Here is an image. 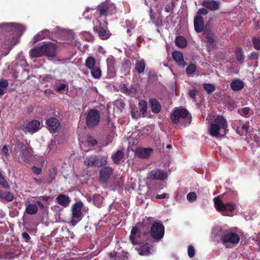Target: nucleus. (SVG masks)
I'll return each mask as SVG.
<instances>
[{
    "label": "nucleus",
    "mask_w": 260,
    "mask_h": 260,
    "mask_svg": "<svg viewBox=\"0 0 260 260\" xmlns=\"http://www.w3.org/2000/svg\"><path fill=\"white\" fill-rule=\"evenodd\" d=\"M0 28L7 32L0 38V53L5 56L18 43L25 29L22 25L13 23L0 24Z\"/></svg>",
    "instance_id": "obj_1"
},
{
    "label": "nucleus",
    "mask_w": 260,
    "mask_h": 260,
    "mask_svg": "<svg viewBox=\"0 0 260 260\" xmlns=\"http://www.w3.org/2000/svg\"><path fill=\"white\" fill-rule=\"evenodd\" d=\"M228 127V122L221 115L217 116L211 123L209 128V133L210 135L213 137L216 138L221 136L219 132L223 129L224 133L225 129Z\"/></svg>",
    "instance_id": "obj_2"
},
{
    "label": "nucleus",
    "mask_w": 260,
    "mask_h": 260,
    "mask_svg": "<svg viewBox=\"0 0 260 260\" xmlns=\"http://www.w3.org/2000/svg\"><path fill=\"white\" fill-rule=\"evenodd\" d=\"M214 206L216 209L223 216H230L235 209L236 205L233 202L223 203L219 197L214 198Z\"/></svg>",
    "instance_id": "obj_3"
},
{
    "label": "nucleus",
    "mask_w": 260,
    "mask_h": 260,
    "mask_svg": "<svg viewBox=\"0 0 260 260\" xmlns=\"http://www.w3.org/2000/svg\"><path fill=\"white\" fill-rule=\"evenodd\" d=\"M149 234L156 241H160L165 235V226L162 222L160 221H154L152 224L149 232L143 233L144 236H146Z\"/></svg>",
    "instance_id": "obj_4"
},
{
    "label": "nucleus",
    "mask_w": 260,
    "mask_h": 260,
    "mask_svg": "<svg viewBox=\"0 0 260 260\" xmlns=\"http://www.w3.org/2000/svg\"><path fill=\"white\" fill-rule=\"evenodd\" d=\"M96 12L100 17H107L115 14L117 12V9L114 4L106 1L98 6Z\"/></svg>",
    "instance_id": "obj_5"
},
{
    "label": "nucleus",
    "mask_w": 260,
    "mask_h": 260,
    "mask_svg": "<svg viewBox=\"0 0 260 260\" xmlns=\"http://www.w3.org/2000/svg\"><path fill=\"white\" fill-rule=\"evenodd\" d=\"M180 118H187L189 120L188 124L191 123V116L188 111L186 109L182 107L176 108L171 114L170 119L173 123L177 124Z\"/></svg>",
    "instance_id": "obj_6"
},
{
    "label": "nucleus",
    "mask_w": 260,
    "mask_h": 260,
    "mask_svg": "<svg viewBox=\"0 0 260 260\" xmlns=\"http://www.w3.org/2000/svg\"><path fill=\"white\" fill-rule=\"evenodd\" d=\"M107 158L104 156L91 155L86 158L84 164L90 167H100L107 164Z\"/></svg>",
    "instance_id": "obj_7"
},
{
    "label": "nucleus",
    "mask_w": 260,
    "mask_h": 260,
    "mask_svg": "<svg viewBox=\"0 0 260 260\" xmlns=\"http://www.w3.org/2000/svg\"><path fill=\"white\" fill-rule=\"evenodd\" d=\"M100 121L99 111L96 109H90L87 111L86 117V124L88 128H94Z\"/></svg>",
    "instance_id": "obj_8"
},
{
    "label": "nucleus",
    "mask_w": 260,
    "mask_h": 260,
    "mask_svg": "<svg viewBox=\"0 0 260 260\" xmlns=\"http://www.w3.org/2000/svg\"><path fill=\"white\" fill-rule=\"evenodd\" d=\"M96 21L98 24L93 27V31L98 34L99 38L101 40H107L111 36V33L108 30L107 27L106 26L108 23L104 21L105 26H102V23L100 20H97Z\"/></svg>",
    "instance_id": "obj_9"
},
{
    "label": "nucleus",
    "mask_w": 260,
    "mask_h": 260,
    "mask_svg": "<svg viewBox=\"0 0 260 260\" xmlns=\"http://www.w3.org/2000/svg\"><path fill=\"white\" fill-rule=\"evenodd\" d=\"M83 204L79 201L75 203L72 206V222L74 224L78 222L82 218L81 212Z\"/></svg>",
    "instance_id": "obj_10"
},
{
    "label": "nucleus",
    "mask_w": 260,
    "mask_h": 260,
    "mask_svg": "<svg viewBox=\"0 0 260 260\" xmlns=\"http://www.w3.org/2000/svg\"><path fill=\"white\" fill-rule=\"evenodd\" d=\"M168 177L167 172L159 169H155L150 171L147 175L149 180H165Z\"/></svg>",
    "instance_id": "obj_11"
},
{
    "label": "nucleus",
    "mask_w": 260,
    "mask_h": 260,
    "mask_svg": "<svg viewBox=\"0 0 260 260\" xmlns=\"http://www.w3.org/2000/svg\"><path fill=\"white\" fill-rule=\"evenodd\" d=\"M47 129L51 133H57L61 128L60 121L55 117H49L46 120Z\"/></svg>",
    "instance_id": "obj_12"
},
{
    "label": "nucleus",
    "mask_w": 260,
    "mask_h": 260,
    "mask_svg": "<svg viewBox=\"0 0 260 260\" xmlns=\"http://www.w3.org/2000/svg\"><path fill=\"white\" fill-rule=\"evenodd\" d=\"M57 45L51 42H44L42 44L43 55L54 57L56 55Z\"/></svg>",
    "instance_id": "obj_13"
},
{
    "label": "nucleus",
    "mask_w": 260,
    "mask_h": 260,
    "mask_svg": "<svg viewBox=\"0 0 260 260\" xmlns=\"http://www.w3.org/2000/svg\"><path fill=\"white\" fill-rule=\"evenodd\" d=\"M220 240L224 245L228 243L236 244L240 241V237L236 233L230 232L221 236Z\"/></svg>",
    "instance_id": "obj_14"
},
{
    "label": "nucleus",
    "mask_w": 260,
    "mask_h": 260,
    "mask_svg": "<svg viewBox=\"0 0 260 260\" xmlns=\"http://www.w3.org/2000/svg\"><path fill=\"white\" fill-rule=\"evenodd\" d=\"M113 172V169L110 167H103L99 172V181L106 183Z\"/></svg>",
    "instance_id": "obj_15"
},
{
    "label": "nucleus",
    "mask_w": 260,
    "mask_h": 260,
    "mask_svg": "<svg viewBox=\"0 0 260 260\" xmlns=\"http://www.w3.org/2000/svg\"><path fill=\"white\" fill-rule=\"evenodd\" d=\"M141 235L144 236L140 230H139L138 227L135 226L131 230L129 239L133 245L140 244Z\"/></svg>",
    "instance_id": "obj_16"
},
{
    "label": "nucleus",
    "mask_w": 260,
    "mask_h": 260,
    "mask_svg": "<svg viewBox=\"0 0 260 260\" xmlns=\"http://www.w3.org/2000/svg\"><path fill=\"white\" fill-rule=\"evenodd\" d=\"M24 128L28 133H35L41 128L40 122L37 120H32L26 124Z\"/></svg>",
    "instance_id": "obj_17"
},
{
    "label": "nucleus",
    "mask_w": 260,
    "mask_h": 260,
    "mask_svg": "<svg viewBox=\"0 0 260 260\" xmlns=\"http://www.w3.org/2000/svg\"><path fill=\"white\" fill-rule=\"evenodd\" d=\"M194 27L195 31L198 33L202 32L204 29V20L202 16L197 15L194 18Z\"/></svg>",
    "instance_id": "obj_18"
},
{
    "label": "nucleus",
    "mask_w": 260,
    "mask_h": 260,
    "mask_svg": "<svg viewBox=\"0 0 260 260\" xmlns=\"http://www.w3.org/2000/svg\"><path fill=\"white\" fill-rule=\"evenodd\" d=\"M32 149L31 147L24 148L20 151L21 158L25 163H28L32 157Z\"/></svg>",
    "instance_id": "obj_19"
},
{
    "label": "nucleus",
    "mask_w": 260,
    "mask_h": 260,
    "mask_svg": "<svg viewBox=\"0 0 260 260\" xmlns=\"http://www.w3.org/2000/svg\"><path fill=\"white\" fill-rule=\"evenodd\" d=\"M202 5L207 9L212 11H215L219 8V3L213 0H204Z\"/></svg>",
    "instance_id": "obj_20"
},
{
    "label": "nucleus",
    "mask_w": 260,
    "mask_h": 260,
    "mask_svg": "<svg viewBox=\"0 0 260 260\" xmlns=\"http://www.w3.org/2000/svg\"><path fill=\"white\" fill-rule=\"evenodd\" d=\"M149 103L151 111L153 113H158L160 112L161 106L158 101L155 99H150Z\"/></svg>",
    "instance_id": "obj_21"
},
{
    "label": "nucleus",
    "mask_w": 260,
    "mask_h": 260,
    "mask_svg": "<svg viewBox=\"0 0 260 260\" xmlns=\"http://www.w3.org/2000/svg\"><path fill=\"white\" fill-rule=\"evenodd\" d=\"M249 129V125L247 123L239 121L236 128V132L240 136L246 135Z\"/></svg>",
    "instance_id": "obj_22"
},
{
    "label": "nucleus",
    "mask_w": 260,
    "mask_h": 260,
    "mask_svg": "<svg viewBox=\"0 0 260 260\" xmlns=\"http://www.w3.org/2000/svg\"><path fill=\"white\" fill-rule=\"evenodd\" d=\"M152 218L145 217L143 218L142 221L141 223H139V228L140 230H144L145 232H148L147 231L149 229L150 226L152 225Z\"/></svg>",
    "instance_id": "obj_23"
},
{
    "label": "nucleus",
    "mask_w": 260,
    "mask_h": 260,
    "mask_svg": "<svg viewBox=\"0 0 260 260\" xmlns=\"http://www.w3.org/2000/svg\"><path fill=\"white\" fill-rule=\"evenodd\" d=\"M57 203L60 206L67 207L69 206L71 200L68 196L59 194L56 199Z\"/></svg>",
    "instance_id": "obj_24"
},
{
    "label": "nucleus",
    "mask_w": 260,
    "mask_h": 260,
    "mask_svg": "<svg viewBox=\"0 0 260 260\" xmlns=\"http://www.w3.org/2000/svg\"><path fill=\"white\" fill-rule=\"evenodd\" d=\"M126 254L127 253L124 252L118 253L113 251L109 254V260H128Z\"/></svg>",
    "instance_id": "obj_25"
},
{
    "label": "nucleus",
    "mask_w": 260,
    "mask_h": 260,
    "mask_svg": "<svg viewBox=\"0 0 260 260\" xmlns=\"http://www.w3.org/2000/svg\"><path fill=\"white\" fill-rule=\"evenodd\" d=\"M153 152V149L151 148H144L137 149L136 154L138 157L142 158H146L149 157Z\"/></svg>",
    "instance_id": "obj_26"
},
{
    "label": "nucleus",
    "mask_w": 260,
    "mask_h": 260,
    "mask_svg": "<svg viewBox=\"0 0 260 260\" xmlns=\"http://www.w3.org/2000/svg\"><path fill=\"white\" fill-rule=\"evenodd\" d=\"M152 245L150 246L148 243L141 245L139 247L136 248L138 253L141 255H148L150 254L151 247Z\"/></svg>",
    "instance_id": "obj_27"
},
{
    "label": "nucleus",
    "mask_w": 260,
    "mask_h": 260,
    "mask_svg": "<svg viewBox=\"0 0 260 260\" xmlns=\"http://www.w3.org/2000/svg\"><path fill=\"white\" fill-rule=\"evenodd\" d=\"M120 91L122 93L126 95H134L136 94L137 91L136 88L133 86L128 87L125 84L121 85Z\"/></svg>",
    "instance_id": "obj_28"
},
{
    "label": "nucleus",
    "mask_w": 260,
    "mask_h": 260,
    "mask_svg": "<svg viewBox=\"0 0 260 260\" xmlns=\"http://www.w3.org/2000/svg\"><path fill=\"white\" fill-rule=\"evenodd\" d=\"M50 36V31L49 30L45 29L39 32L36 35L34 36V42H36L41 40L48 38Z\"/></svg>",
    "instance_id": "obj_29"
},
{
    "label": "nucleus",
    "mask_w": 260,
    "mask_h": 260,
    "mask_svg": "<svg viewBox=\"0 0 260 260\" xmlns=\"http://www.w3.org/2000/svg\"><path fill=\"white\" fill-rule=\"evenodd\" d=\"M244 82L240 79L234 80L231 83V88L235 91L241 90L244 88Z\"/></svg>",
    "instance_id": "obj_30"
},
{
    "label": "nucleus",
    "mask_w": 260,
    "mask_h": 260,
    "mask_svg": "<svg viewBox=\"0 0 260 260\" xmlns=\"http://www.w3.org/2000/svg\"><path fill=\"white\" fill-rule=\"evenodd\" d=\"M124 156V152L122 150H119L112 155L111 158L114 164L119 165L121 162V160L123 158Z\"/></svg>",
    "instance_id": "obj_31"
},
{
    "label": "nucleus",
    "mask_w": 260,
    "mask_h": 260,
    "mask_svg": "<svg viewBox=\"0 0 260 260\" xmlns=\"http://www.w3.org/2000/svg\"><path fill=\"white\" fill-rule=\"evenodd\" d=\"M0 198L7 202H11L14 199V195L12 192L0 189Z\"/></svg>",
    "instance_id": "obj_32"
},
{
    "label": "nucleus",
    "mask_w": 260,
    "mask_h": 260,
    "mask_svg": "<svg viewBox=\"0 0 260 260\" xmlns=\"http://www.w3.org/2000/svg\"><path fill=\"white\" fill-rule=\"evenodd\" d=\"M172 57L174 60L179 65H183L185 63L183 55L180 51H174L172 53Z\"/></svg>",
    "instance_id": "obj_33"
},
{
    "label": "nucleus",
    "mask_w": 260,
    "mask_h": 260,
    "mask_svg": "<svg viewBox=\"0 0 260 260\" xmlns=\"http://www.w3.org/2000/svg\"><path fill=\"white\" fill-rule=\"evenodd\" d=\"M31 57L38 58L43 56V50L42 49V45H38L31 49L30 51Z\"/></svg>",
    "instance_id": "obj_34"
},
{
    "label": "nucleus",
    "mask_w": 260,
    "mask_h": 260,
    "mask_svg": "<svg viewBox=\"0 0 260 260\" xmlns=\"http://www.w3.org/2000/svg\"><path fill=\"white\" fill-rule=\"evenodd\" d=\"M146 67L144 60L142 59L137 60L135 64V70L138 74L143 73Z\"/></svg>",
    "instance_id": "obj_35"
},
{
    "label": "nucleus",
    "mask_w": 260,
    "mask_h": 260,
    "mask_svg": "<svg viewBox=\"0 0 260 260\" xmlns=\"http://www.w3.org/2000/svg\"><path fill=\"white\" fill-rule=\"evenodd\" d=\"M25 211L28 215L36 214L38 211V206L35 204H29L26 206Z\"/></svg>",
    "instance_id": "obj_36"
},
{
    "label": "nucleus",
    "mask_w": 260,
    "mask_h": 260,
    "mask_svg": "<svg viewBox=\"0 0 260 260\" xmlns=\"http://www.w3.org/2000/svg\"><path fill=\"white\" fill-rule=\"evenodd\" d=\"M90 70L91 75L94 79H99L101 78L102 71L99 66H96Z\"/></svg>",
    "instance_id": "obj_37"
},
{
    "label": "nucleus",
    "mask_w": 260,
    "mask_h": 260,
    "mask_svg": "<svg viewBox=\"0 0 260 260\" xmlns=\"http://www.w3.org/2000/svg\"><path fill=\"white\" fill-rule=\"evenodd\" d=\"M206 39V42L208 47H211L214 48L216 46V43L214 39V36L213 34L211 33H207L204 36Z\"/></svg>",
    "instance_id": "obj_38"
},
{
    "label": "nucleus",
    "mask_w": 260,
    "mask_h": 260,
    "mask_svg": "<svg viewBox=\"0 0 260 260\" xmlns=\"http://www.w3.org/2000/svg\"><path fill=\"white\" fill-rule=\"evenodd\" d=\"M96 60L93 56H88L85 61V66L88 69H92L96 66Z\"/></svg>",
    "instance_id": "obj_39"
},
{
    "label": "nucleus",
    "mask_w": 260,
    "mask_h": 260,
    "mask_svg": "<svg viewBox=\"0 0 260 260\" xmlns=\"http://www.w3.org/2000/svg\"><path fill=\"white\" fill-rule=\"evenodd\" d=\"M89 200H92L94 204L96 207H100L102 204L103 198L100 194L95 193L92 197L89 198Z\"/></svg>",
    "instance_id": "obj_40"
},
{
    "label": "nucleus",
    "mask_w": 260,
    "mask_h": 260,
    "mask_svg": "<svg viewBox=\"0 0 260 260\" xmlns=\"http://www.w3.org/2000/svg\"><path fill=\"white\" fill-rule=\"evenodd\" d=\"M175 44L177 46L183 48L186 46L187 41L184 37L178 36L175 39Z\"/></svg>",
    "instance_id": "obj_41"
},
{
    "label": "nucleus",
    "mask_w": 260,
    "mask_h": 260,
    "mask_svg": "<svg viewBox=\"0 0 260 260\" xmlns=\"http://www.w3.org/2000/svg\"><path fill=\"white\" fill-rule=\"evenodd\" d=\"M235 52L237 60L239 61L240 63H243L244 61V56L243 53L242 49L241 47H237Z\"/></svg>",
    "instance_id": "obj_42"
},
{
    "label": "nucleus",
    "mask_w": 260,
    "mask_h": 260,
    "mask_svg": "<svg viewBox=\"0 0 260 260\" xmlns=\"http://www.w3.org/2000/svg\"><path fill=\"white\" fill-rule=\"evenodd\" d=\"M203 86L206 92L210 94L215 90V87L211 83H204Z\"/></svg>",
    "instance_id": "obj_43"
},
{
    "label": "nucleus",
    "mask_w": 260,
    "mask_h": 260,
    "mask_svg": "<svg viewBox=\"0 0 260 260\" xmlns=\"http://www.w3.org/2000/svg\"><path fill=\"white\" fill-rule=\"evenodd\" d=\"M138 107L140 112L142 113L143 115L145 114L147 109V104L146 102L144 100L140 101L138 104Z\"/></svg>",
    "instance_id": "obj_44"
},
{
    "label": "nucleus",
    "mask_w": 260,
    "mask_h": 260,
    "mask_svg": "<svg viewBox=\"0 0 260 260\" xmlns=\"http://www.w3.org/2000/svg\"><path fill=\"white\" fill-rule=\"evenodd\" d=\"M0 185L5 189H9L10 185L8 182L5 179L4 176L3 175L2 173L0 172Z\"/></svg>",
    "instance_id": "obj_45"
},
{
    "label": "nucleus",
    "mask_w": 260,
    "mask_h": 260,
    "mask_svg": "<svg viewBox=\"0 0 260 260\" xmlns=\"http://www.w3.org/2000/svg\"><path fill=\"white\" fill-rule=\"evenodd\" d=\"M198 90L195 87L190 89L188 91V95L192 100L193 102H196V95L197 94Z\"/></svg>",
    "instance_id": "obj_46"
},
{
    "label": "nucleus",
    "mask_w": 260,
    "mask_h": 260,
    "mask_svg": "<svg viewBox=\"0 0 260 260\" xmlns=\"http://www.w3.org/2000/svg\"><path fill=\"white\" fill-rule=\"evenodd\" d=\"M83 37L86 41L89 42H92L94 40L93 36L89 32H84Z\"/></svg>",
    "instance_id": "obj_47"
},
{
    "label": "nucleus",
    "mask_w": 260,
    "mask_h": 260,
    "mask_svg": "<svg viewBox=\"0 0 260 260\" xmlns=\"http://www.w3.org/2000/svg\"><path fill=\"white\" fill-rule=\"evenodd\" d=\"M186 198L188 201L193 202L197 200V196L194 192L191 191L187 194Z\"/></svg>",
    "instance_id": "obj_48"
},
{
    "label": "nucleus",
    "mask_w": 260,
    "mask_h": 260,
    "mask_svg": "<svg viewBox=\"0 0 260 260\" xmlns=\"http://www.w3.org/2000/svg\"><path fill=\"white\" fill-rule=\"evenodd\" d=\"M197 67L194 64H190L186 69V72L188 74H193L196 70Z\"/></svg>",
    "instance_id": "obj_49"
},
{
    "label": "nucleus",
    "mask_w": 260,
    "mask_h": 260,
    "mask_svg": "<svg viewBox=\"0 0 260 260\" xmlns=\"http://www.w3.org/2000/svg\"><path fill=\"white\" fill-rule=\"evenodd\" d=\"M57 175V169L56 168H53L52 170L49 171V177L50 180L53 181L56 177Z\"/></svg>",
    "instance_id": "obj_50"
},
{
    "label": "nucleus",
    "mask_w": 260,
    "mask_h": 260,
    "mask_svg": "<svg viewBox=\"0 0 260 260\" xmlns=\"http://www.w3.org/2000/svg\"><path fill=\"white\" fill-rule=\"evenodd\" d=\"M107 126L109 132L111 134H113L115 132L116 129V127L114 126L113 122L109 120L107 123Z\"/></svg>",
    "instance_id": "obj_51"
},
{
    "label": "nucleus",
    "mask_w": 260,
    "mask_h": 260,
    "mask_svg": "<svg viewBox=\"0 0 260 260\" xmlns=\"http://www.w3.org/2000/svg\"><path fill=\"white\" fill-rule=\"evenodd\" d=\"M87 141L88 144L92 146H95L98 143L97 140L92 136H88Z\"/></svg>",
    "instance_id": "obj_52"
},
{
    "label": "nucleus",
    "mask_w": 260,
    "mask_h": 260,
    "mask_svg": "<svg viewBox=\"0 0 260 260\" xmlns=\"http://www.w3.org/2000/svg\"><path fill=\"white\" fill-rule=\"evenodd\" d=\"M188 255L189 257H193L195 254V249L192 245H189L188 247Z\"/></svg>",
    "instance_id": "obj_53"
},
{
    "label": "nucleus",
    "mask_w": 260,
    "mask_h": 260,
    "mask_svg": "<svg viewBox=\"0 0 260 260\" xmlns=\"http://www.w3.org/2000/svg\"><path fill=\"white\" fill-rule=\"evenodd\" d=\"M253 46L255 49L260 50V37L254 38L253 40Z\"/></svg>",
    "instance_id": "obj_54"
},
{
    "label": "nucleus",
    "mask_w": 260,
    "mask_h": 260,
    "mask_svg": "<svg viewBox=\"0 0 260 260\" xmlns=\"http://www.w3.org/2000/svg\"><path fill=\"white\" fill-rule=\"evenodd\" d=\"M115 105L120 109H123L125 106L124 102L121 100H118L115 101Z\"/></svg>",
    "instance_id": "obj_55"
},
{
    "label": "nucleus",
    "mask_w": 260,
    "mask_h": 260,
    "mask_svg": "<svg viewBox=\"0 0 260 260\" xmlns=\"http://www.w3.org/2000/svg\"><path fill=\"white\" fill-rule=\"evenodd\" d=\"M259 56L258 53L256 52H252L250 53L248 56V58L250 60L257 59Z\"/></svg>",
    "instance_id": "obj_56"
},
{
    "label": "nucleus",
    "mask_w": 260,
    "mask_h": 260,
    "mask_svg": "<svg viewBox=\"0 0 260 260\" xmlns=\"http://www.w3.org/2000/svg\"><path fill=\"white\" fill-rule=\"evenodd\" d=\"M17 145L19 147V149L20 151H22V150H24V148H26L29 147L27 142L23 143L19 142L18 143Z\"/></svg>",
    "instance_id": "obj_57"
},
{
    "label": "nucleus",
    "mask_w": 260,
    "mask_h": 260,
    "mask_svg": "<svg viewBox=\"0 0 260 260\" xmlns=\"http://www.w3.org/2000/svg\"><path fill=\"white\" fill-rule=\"evenodd\" d=\"M22 237L23 239L26 242L29 243L30 242L31 238L27 233L23 232L22 234Z\"/></svg>",
    "instance_id": "obj_58"
},
{
    "label": "nucleus",
    "mask_w": 260,
    "mask_h": 260,
    "mask_svg": "<svg viewBox=\"0 0 260 260\" xmlns=\"http://www.w3.org/2000/svg\"><path fill=\"white\" fill-rule=\"evenodd\" d=\"M32 172L36 174L39 175L42 173V170L41 168H38L36 166H34L31 168Z\"/></svg>",
    "instance_id": "obj_59"
},
{
    "label": "nucleus",
    "mask_w": 260,
    "mask_h": 260,
    "mask_svg": "<svg viewBox=\"0 0 260 260\" xmlns=\"http://www.w3.org/2000/svg\"><path fill=\"white\" fill-rule=\"evenodd\" d=\"M208 13V11L207 9H205L204 8H200L199 9L198 11V15H207Z\"/></svg>",
    "instance_id": "obj_60"
},
{
    "label": "nucleus",
    "mask_w": 260,
    "mask_h": 260,
    "mask_svg": "<svg viewBox=\"0 0 260 260\" xmlns=\"http://www.w3.org/2000/svg\"><path fill=\"white\" fill-rule=\"evenodd\" d=\"M68 88V86L65 83H61L59 86L56 88V90L57 91H61L63 90L66 88Z\"/></svg>",
    "instance_id": "obj_61"
},
{
    "label": "nucleus",
    "mask_w": 260,
    "mask_h": 260,
    "mask_svg": "<svg viewBox=\"0 0 260 260\" xmlns=\"http://www.w3.org/2000/svg\"><path fill=\"white\" fill-rule=\"evenodd\" d=\"M2 152L6 156H9V150L7 145H5L3 147Z\"/></svg>",
    "instance_id": "obj_62"
},
{
    "label": "nucleus",
    "mask_w": 260,
    "mask_h": 260,
    "mask_svg": "<svg viewBox=\"0 0 260 260\" xmlns=\"http://www.w3.org/2000/svg\"><path fill=\"white\" fill-rule=\"evenodd\" d=\"M8 86V82L6 80H1L0 81V87L6 88Z\"/></svg>",
    "instance_id": "obj_63"
},
{
    "label": "nucleus",
    "mask_w": 260,
    "mask_h": 260,
    "mask_svg": "<svg viewBox=\"0 0 260 260\" xmlns=\"http://www.w3.org/2000/svg\"><path fill=\"white\" fill-rule=\"evenodd\" d=\"M250 111V108L249 107H244L241 109V112L244 115H247Z\"/></svg>",
    "instance_id": "obj_64"
}]
</instances>
